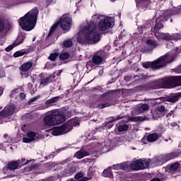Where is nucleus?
Returning <instances> with one entry per match:
<instances>
[{"label":"nucleus","mask_w":181,"mask_h":181,"mask_svg":"<svg viewBox=\"0 0 181 181\" xmlns=\"http://www.w3.org/2000/svg\"><path fill=\"white\" fill-rule=\"evenodd\" d=\"M91 21L87 23L85 27L86 32L83 35L76 38V42L81 45H95L101 40V35L97 33L98 28L101 32H105L107 29H112L114 26V18L105 17L100 15H95L92 17Z\"/></svg>","instance_id":"1"},{"label":"nucleus","mask_w":181,"mask_h":181,"mask_svg":"<svg viewBox=\"0 0 181 181\" xmlns=\"http://www.w3.org/2000/svg\"><path fill=\"white\" fill-rule=\"evenodd\" d=\"M37 15H39V8L35 7L24 16L19 18V26L21 27L23 30H25V32L33 30L36 26V22H37Z\"/></svg>","instance_id":"2"},{"label":"nucleus","mask_w":181,"mask_h":181,"mask_svg":"<svg viewBox=\"0 0 181 181\" xmlns=\"http://www.w3.org/2000/svg\"><path fill=\"white\" fill-rule=\"evenodd\" d=\"M66 110L56 109L44 117V123L49 127L60 125L66 121Z\"/></svg>","instance_id":"3"},{"label":"nucleus","mask_w":181,"mask_h":181,"mask_svg":"<svg viewBox=\"0 0 181 181\" xmlns=\"http://www.w3.org/2000/svg\"><path fill=\"white\" fill-rule=\"evenodd\" d=\"M175 60V57L169 54L160 57L157 60L150 62H146L142 64L144 69H152L158 70L161 67H165L168 63H172Z\"/></svg>","instance_id":"4"},{"label":"nucleus","mask_w":181,"mask_h":181,"mask_svg":"<svg viewBox=\"0 0 181 181\" xmlns=\"http://www.w3.org/2000/svg\"><path fill=\"white\" fill-rule=\"evenodd\" d=\"M76 125H80V123L76 119H70L59 127H53L52 134L54 136H59V135L67 134L73 129V127H76Z\"/></svg>","instance_id":"5"},{"label":"nucleus","mask_w":181,"mask_h":181,"mask_svg":"<svg viewBox=\"0 0 181 181\" xmlns=\"http://www.w3.org/2000/svg\"><path fill=\"white\" fill-rule=\"evenodd\" d=\"M151 163V159H137L134 160L130 164V169L132 170H144V169H148Z\"/></svg>","instance_id":"6"},{"label":"nucleus","mask_w":181,"mask_h":181,"mask_svg":"<svg viewBox=\"0 0 181 181\" xmlns=\"http://www.w3.org/2000/svg\"><path fill=\"white\" fill-rule=\"evenodd\" d=\"M159 80L161 88H172L173 87H175L174 76H168Z\"/></svg>","instance_id":"7"},{"label":"nucleus","mask_w":181,"mask_h":181,"mask_svg":"<svg viewBox=\"0 0 181 181\" xmlns=\"http://www.w3.org/2000/svg\"><path fill=\"white\" fill-rule=\"evenodd\" d=\"M39 77L41 86H47L48 84H50V83H53V81H54V78H56V76L54 74L48 76L46 74H41L39 75Z\"/></svg>","instance_id":"8"},{"label":"nucleus","mask_w":181,"mask_h":181,"mask_svg":"<svg viewBox=\"0 0 181 181\" xmlns=\"http://www.w3.org/2000/svg\"><path fill=\"white\" fill-rule=\"evenodd\" d=\"M71 18L64 17L59 21V25L62 30L69 32L71 29Z\"/></svg>","instance_id":"9"},{"label":"nucleus","mask_w":181,"mask_h":181,"mask_svg":"<svg viewBox=\"0 0 181 181\" xmlns=\"http://www.w3.org/2000/svg\"><path fill=\"white\" fill-rule=\"evenodd\" d=\"M76 172H77V167L71 164H68L66 168L62 172L61 175L62 177H69V176L74 175Z\"/></svg>","instance_id":"10"},{"label":"nucleus","mask_w":181,"mask_h":181,"mask_svg":"<svg viewBox=\"0 0 181 181\" xmlns=\"http://www.w3.org/2000/svg\"><path fill=\"white\" fill-rule=\"evenodd\" d=\"M168 112V109L164 105L158 106L153 114V118L154 119H158V118H161V117H165Z\"/></svg>","instance_id":"11"},{"label":"nucleus","mask_w":181,"mask_h":181,"mask_svg":"<svg viewBox=\"0 0 181 181\" xmlns=\"http://www.w3.org/2000/svg\"><path fill=\"white\" fill-rule=\"evenodd\" d=\"M145 90H159L160 88V82L159 79L151 81L144 85Z\"/></svg>","instance_id":"12"},{"label":"nucleus","mask_w":181,"mask_h":181,"mask_svg":"<svg viewBox=\"0 0 181 181\" xmlns=\"http://www.w3.org/2000/svg\"><path fill=\"white\" fill-rule=\"evenodd\" d=\"M4 169L6 170H9V172H15L17 169H21V166H19V160L9 161L4 167Z\"/></svg>","instance_id":"13"},{"label":"nucleus","mask_w":181,"mask_h":181,"mask_svg":"<svg viewBox=\"0 0 181 181\" xmlns=\"http://www.w3.org/2000/svg\"><path fill=\"white\" fill-rule=\"evenodd\" d=\"M181 156V150L177 149L175 151H173L170 153L164 155L163 157V159L165 162H168L169 160H172V159H176V158H179V156Z\"/></svg>","instance_id":"14"},{"label":"nucleus","mask_w":181,"mask_h":181,"mask_svg":"<svg viewBox=\"0 0 181 181\" xmlns=\"http://www.w3.org/2000/svg\"><path fill=\"white\" fill-rule=\"evenodd\" d=\"M16 108L15 105H10L7 107H4V110L0 112V117H2L3 118L11 117V115L15 112Z\"/></svg>","instance_id":"15"},{"label":"nucleus","mask_w":181,"mask_h":181,"mask_svg":"<svg viewBox=\"0 0 181 181\" xmlns=\"http://www.w3.org/2000/svg\"><path fill=\"white\" fill-rule=\"evenodd\" d=\"M146 45L144 46V51L145 52H152L153 49L156 48L158 46V43L156 41L152 40L151 39H148L146 41Z\"/></svg>","instance_id":"16"},{"label":"nucleus","mask_w":181,"mask_h":181,"mask_svg":"<svg viewBox=\"0 0 181 181\" xmlns=\"http://www.w3.org/2000/svg\"><path fill=\"white\" fill-rule=\"evenodd\" d=\"M103 63V57L100 55L95 54L92 57V61H88V66H90V67H93L94 64H96V66H100Z\"/></svg>","instance_id":"17"},{"label":"nucleus","mask_w":181,"mask_h":181,"mask_svg":"<svg viewBox=\"0 0 181 181\" xmlns=\"http://www.w3.org/2000/svg\"><path fill=\"white\" fill-rule=\"evenodd\" d=\"M27 136L28 137L23 138V142H24V144H30V142L35 141V138H36V132L28 131L27 132Z\"/></svg>","instance_id":"18"},{"label":"nucleus","mask_w":181,"mask_h":181,"mask_svg":"<svg viewBox=\"0 0 181 181\" xmlns=\"http://www.w3.org/2000/svg\"><path fill=\"white\" fill-rule=\"evenodd\" d=\"M181 93H175L173 95L164 97L163 98V101H167L168 103H172L175 104V103H177L180 99Z\"/></svg>","instance_id":"19"},{"label":"nucleus","mask_w":181,"mask_h":181,"mask_svg":"<svg viewBox=\"0 0 181 181\" xmlns=\"http://www.w3.org/2000/svg\"><path fill=\"white\" fill-rule=\"evenodd\" d=\"M5 29H6V18L5 15L0 14V33H2Z\"/></svg>","instance_id":"20"},{"label":"nucleus","mask_w":181,"mask_h":181,"mask_svg":"<svg viewBox=\"0 0 181 181\" xmlns=\"http://www.w3.org/2000/svg\"><path fill=\"white\" fill-rule=\"evenodd\" d=\"M103 177H110L112 179L114 177V174L112 173V168L111 167H108L105 169L102 173Z\"/></svg>","instance_id":"21"},{"label":"nucleus","mask_w":181,"mask_h":181,"mask_svg":"<svg viewBox=\"0 0 181 181\" xmlns=\"http://www.w3.org/2000/svg\"><path fill=\"white\" fill-rule=\"evenodd\" d=\"M74 179H76L77 180L80 179L79 181H88V180H90L91 177H84V172L80 171L79 173L75 175Z\"/></svg>","instance_id":"22"},{"label":"nucleus","mask_w":181,"mask_h":181,"mask_svg":"<svg viewBox=\"0 0 181 181\" xmlns=\"http://www.w3.org/2000/svg\"><path fill=\"white\" fill-rule=\"evenodd\" d=\"M112 169L114 170H127L128 165L124 163L119 164H115L112 166Z\"/></svg>","instance_id":"23"},{"label":"nucleus","mask_w":181,"mask_h":181,"mask_svg":"<svg viewBox=\"0 0 181 181\" xmlns=\"http://www.w3.org/2000/svg\"><path fill=\"white\" fill-rule=\"evenodd\" d=\"M60 98V96H55L50 99H48L45 101V104L47 105V107H52L53 104L56 103L57 101H59V99Z\"/></svg>","instance_id":"24"},{"label":"nucleus","mask_w":181,"mask_h":181,"mask_svg":"<svg viewBox=\"0 0 181 181\" xmlns=\"http://www.w3.org/2000/svg\"><path fill=\"white\" fill-rule=\"evenodd\" d=\"M33 66V62H29L24 63L21 65V69L23 71H29L30 69Z\"/></svg>","instance_id":"25"},{"label":"nucleus","mask_w":181,"mask_h":181,"mask_svg":"<svg viewBox=\"0 0 181 181\" xmlns=\"http://www.w3.org/2000/svg\"><path fill=\"white\" fill-rule=\"evenodd\" d=\"M75 156L77 159H83L84 156H88V152L84 150H79L76 153Z\"/></svg>","instance_id":"26"},{"label":"nucleus","mask_w":181,"mask_h":181,"mask_svg":"<svg viewBox=\"0 0 181 181\" xmlns=\"http://www.w3.org/2000/svg\"><path fill=\"white\" fill-rule=\"evenodd\" d=\"M180 166V163L178 162H176L175 163L171 164L170 165L168 166V169L170 170V172H177L179 167Z\"/></svg>","instance_id":"27"},{"label":"nucleus","mask_w":181,"mask_h":181,"mask_svg":"<svg viewBox=\"0 0 181 181\" xmlns=\"http://www.w3.org/2000/svg\"><path fill=\"white\" fill-rule=\"evenodd\" d=\"M73 46V41L71 39L65 40L62 43V47L63 49H69V47H71Z\"/></svg>","instance_id":"28"},{"label":"nucleus","mask_w":181,"mask_h":181,"mask_svg":"<svg viewBox=\"0 0 181 181\" xmlns=\"http://www.w3.org/2000/svg\"><path fill=\"white\" fill-rule=\"evenodd\" d=\"M162 28H163V23H162L160 20L157 19L153 28V32H159Z\"/></svg>","instance_id":"29"},{"label":"nucleus","mask_w":181,"mask_h":181,"mask_svg":"<svg viewBox=\"0 0 181 181\" xmlns=\"http://www.w3.org/2000/svg\"><path fill=\"white\" fill-rule=\"evenodd\" d=\"M158 138H159V134L152 133L147 136V141L148 142H155V141H158Z\"/></svg>","instance_id":"30"},{"label":"nucleus","mask_w":181,"mask_h":181,"mask_svg":"<svg viewBox=\"0 0 181 181\" xmlns=\"http://www.w3.org/2000/svg\"><path fill=\"white\" fill-rule=\"evenodd\" d=\"M129 121L134 122H142L145 121L144 117L137 116V117H129Z\"/></svg>","instance_id":"31"},{"label":"nucleus","mask_w":181,"mask_h":181,"mask_svg":"<svg viewBox=\"0 0 181 181\" xmlns=\"http://www.w3.org/2000/svg\"><path fill=\"white\" fill-rule=\"evenodd\" d=\"M129 126L128 124H120L117 127L118 132H124L128 131Z\"/></svg>","instance_id":"32"},{"label":"nucleus","mask_w":181,"mask_h":181,"mask_svg":"<svg viewBox=\"0 0 181 181\" xmlns=\"http://www.w3.org/2000/svg\"><path fill=\"white\" fill-rule=\"evenodd\" d=\"M25 54H28V52L25 51V49H21L16 52L13 54V57H21V56H25Z\"/></svg>","instance_id":"33"},{"label":"nucleus","mask_w":181,"mask_h":181,"mask_svg":"<svg viewBox=\"0 0 181 181\" xmlns=\"http://www.w3.org/2000/svg\"><path fill=\"white\" fill-rule=\"evenodd\" d=\"M57 28H59V23H57L55 24H53L49 29V32L47 35V37H50V36L53 35V33H54V30H56Z\"/></svg>","instance_id":"34"},{"label":"nucleus","mask_w":181,"mask_h":181,"mask_svg":"<svg viewBox=\"0 0 181 181\" xmlns=\"http://www.w3.org/2000/svg\"><path fill=\"white\" fill-rule=\"evenodd\" d=\"M59 57V53L54 52L51 53L49 56L48 57V60H50L51 62H56V59Z\"/></svg>","instance_id":"35"},{"label":"nucleus","mask_w":181,"mask_h":181,"mask_svg":"<svg viewBox=\"0 0 181 181\" xmlns=\"http://www.w3.org/2000/svg\"><path fill=\"white\" fill-rule=\"evenodd\" d=\"M149 110V105L143 104L139 107V112H144V111H148Z\"/></svg>","instance_id":"36"},{"label":"nucleus","mask_w":181,"mask_h":181,"mask_svg":"<svg viewBox=\"0 0 181 181\" xmlns=\"http://www.w3.org/2000/svg\"><path fill=\"white\" fill-rule=\"evenodd\" d=\"M108 95L107 93H104L100 95V98H99L100 103H105V101H108V98H107Z\"/></svg>","instance_id":"37"},{"label":"nucleus","mask_w":181,"mask_h":181,"mask_svg":"<svg viewBox=\"0 0 181 181\" xmlns=\"http://www.w3.org/2000/svg\"><path fill=\"white\" fill-rule=\"evenodd\" d=\"M174 86L177 87V86H181V76H174Z\"/></svg>","instance_id":"38"},{"label":"nucleus","mask_w":181,"mask_h":181,"mask_svg":"<svg viewBox=\"0 0 181 181\" xmlns=\"http://www.w3.org/2000/svg\"><path fill=\"white\" fill-rule=\"evenodd\" d=\"M69 57H70V54H69L67 52H63L59 55L60 60H67Z\"/></svg>","instance_id":"39"},{"label":"nucleus","mask_w":181,"mask_h":181,"mask_svg":"<svg viewBox=\"0 0 181 181\" xmlns=\"http://www.w3.org/2000/svg\"><path fill=\"white\" fill-rule=\"evenodd\" d=\"M108 107H111V104H110V103H99L98 105V108H99V110H104V108H107Z\"/></svg>","instance_id":"40"},{"label":"nucleus","mask_w":181,"mask_h":181,"mask_svg":"<svg viewBox=\"0 0 181 181\" xmlns=\"http://www.w3.org/2000/svg\"><path fill=\"white\" fill-rule=\"evenodd\" d=\"M136 6H142V5H145V4H148L149 0H135Z\"/></svg>","instance_id":"41"},{"label":"nucleus","mask_w":181,"mask_h":181,"mask_svg":"<svg viewBox=\"0 0 181 181\" xmlns=\"http://www.w3.org/2000/svg\"><path fill=\"white\" fill-rule=\"evenodd\" d=\"M162 40H167V41L173 40V36L170 35V34L163 33Z\"/></svg>","instance_id":"42"},{"label":"nucleus","mask_w":181,"mask_h":181,"mask_svg":"<svg viewBox=\"0 0 181 181\" xmlns=\"http://www.w3.org/2000/svg\"><path fill=\"white\" fill-rule=\"evenodd\" d=\"M109 119L110 122H108V124H112V122H115V121H119V119H121V117H119V115H117L116 117H110Z\"/></svg>","instance_id":"43"},{"label":"nucleus","mask_w":181,"mask_h":181,"mask_svg":"<svg viewBox=\"0 0 181 181\" xmlns=\"http://www.w3.org/2000/svg\"><path fill=\"white\" fill-rule=\"evenodd\" d=\"M18 163L20 168H22V166H24V165H28V163H29V160L26 161L25 158H22L21 160H19Z\"/></svg>","instance_id":"44"},{"label":"nucleus","mask_w":181,"mask_h":181,"mask_svg":"<svg viewBox=\"0 0 181 181\" xmlns=\"http://www.w3.org/2000/svg\"><path fill=\"white\" fill-rule=\"evenodd\" d=\"M14 47H16L15 42H13L11 45H8L7 47H6V52H11V50H12V49H13Z\"/></svg>","instance_id":"45"},{"label":"nucleus","mask_w":181,"mask_h":181,"mask_svg":"<svg viewBox=\"0 0 181 181\" xmlns=\"http://www.w3.org/2000/svg\"><path fill=\"white\" fill-rule=\"evenodd\" d=\"M23 40H24L23 37H21H21H18L17 43L15 42L16 46H19V45H22L23 43Z\"/></svg>","instance_id":"46"},{"label":"nucleus","mask_w":181,"mask_h":181,"mask_svg":"<svg viewBox=\"0 0 181 181\" xmlns=\"http://www.w3.org/2000/svg\"><path fill=\"white\" fill-rule=\"evenodd\" d=\"M70 160H71L70 158H66V159L63 160L62 161H61L59 163V165L63 166V165H66V164L69 163V162H70Z\"/></svg>","instance_id":"47"},{"label":"nucleus","mask_w":181,"mask_h":181,"mask_svg":"<svg viewBox=\"0 0 181 181\" xmlns=\"http://www.w3.org/2000/svg\"><path fill=\"white\" fill-rule=\"evenodd\" d=\"M154 33L156 37H157L158 39H162V35H163V33H158V31L154 32Z\"/></svg>","instance_id":"48"},{"label":"nucleus","mask_w":181,"mask_h":181,"mask_svg":"<svg viewBox=\"0 0 181 181\" xmlns=\"http://www.w3.org/2000/svg\"><path fill=\"white\" fill-rule=\"evenodd\" d=\"M173 37V40H180L181 39V34H175Z\"/></svg>","instance_id":"49"},{"label":"nucleus","mask_w":181,"mask_h":181,"mask_svg":"<svg viewBox=\"0 0 181 181\" xmlns=\"http://www.w3.org/2000/svg\"><path fill=\"white\" fill-rule=\"evenodd\" d=\"M20 98H21V100H25V98H26V94H25V93H21Z\"/></svg>","instance_id":"50"},{"label":"nucleus","mask_w":181,"mask_h":181,"mask_svg":"<svg viewBox=\"0 0 181 181\" xmlns=\"http://www.w3.org/2000/svg\"><path fill=\"white\" fill-rule=\"evenodd\" d=\"M28 88H33V83H32V82H29L28 83Z\"/></svg>","instance_id":"51"},{"label":"nucleus","mask_w":181,"mask_h":181,"mask_svg":"<svg viewBox=\"0 0 181 181\" xmlns=\"http://www.w3.org/2000/svg\"><path fill=\"white\" fill-rule=\"evenodd\" d=\"M138 29H141V30H139V35H142V33H144V30H143L142 27H138Z\"/></svg>","instance_id":"52"},{"label":"nucleus","mask_w":181,"mask_h":181,"mask_svg":"<svg viewBox=\"0 0 181 181\" xmlns=\"http://www.w3.org/2000/svg\"><path fill=\"white\" fill-rule=\"evenodd\" d=\"M93 175H94V173L90 171V170L88 171V176L91 177L93 176Z\"/></svg>","instance_id":"53"},{"label":"nucleus","mask_w":181,"mask_h":181,"mask_svg":"<svg viewBox=\"0 0 181 181\" xmlns=\"http://www.w3.org/2000/svg\"><path fill=\"white\" fill-rule=\"evenodd\" d=\"M36 100H37V97H34L30 99V103H35V101H36Z\"/></svg>","instance_id":"54"},{"label":"nucleus","mask_w":181,"mask_h":181,"mask_svg":"<svg viewBox=\"0 0 181 181\" xmlns=\"http://www.w3.org/2000/svg\"><path fill=\"white\" fill-rule=\"evenodd\" d=\"M175 52H176V53H181V48L176 47L175 48Z\"/></svg>","instance_id":"55"},{"label":"nucleus","mask_w":181,"mask_h":181,"mask_svg":"<svg viewBox=\"0 0 181 181\" xmlns=\"http://www.w3.org/2000/svg\"><path fill=\"white\" fill-rule=\"evenodd\" d=\"M4 94V89L0 86V97Z\"/></svg>","instance_id":"56"},{"label":"nucleus","mask_w":181,"mask_h":181,"mask_svg":"<svg viewBox=\"0 0 181 181\" xmlns=\"http://www.w3.org/2000/svg\"><path fill=\"white\" fill-rule=\"evenodd\" d=\"M60 165V164L59 163V164L54 165L55 169H62V167H60V165Z\"/></svg>","instance_id":"57"},{"label":"nucleus","mask_w":181,"mask_h":181,"mask_svg":"<svg viewBox=\"0 0 181 181\" xmlns=\"http://www.w3.org/2000/svg\"><path fill=\"white\" fill-rule=\"evenodd\" d=\"M151 181H160V178H158V177L153 178Z\"/></svg>","instance_id":"58"},{"label":"nucleus","mask_w":181,"mask_h":181,"mask_svg":"<svg viewBox=\"0 0 181 181\" xmlns=\"http://www.w3.org/2000/svg\"><path fill=\"white\" fill-rule=\"evenodd\" d=\"M102 88H100V86H95L94 87V90H101Z\"/></svg>","instance_id":"59"},{"label":"nucleus","mask_w":181,"mask_h":181,"mask_svg":"<svg viewBox=\"0 0 181 181\" xmlns=\"http://www.w3.org/2000/svg\"><path fill=\"white\" fill-rule=\"evenodd\" d=\"M48 158H49V159H53V158H54V157L52 156V154H50L48 156Z\"/></svg>","instance_id":"60"},{"label":"nucleus","mask_w":181,"mask_h":181,"mask_svg":"<svg viewBox=\"0 0 181 181\" xmlns=\"http://www.w3.org/2000/svg\"><path fill=\"white\" fill-rule=\"evenodd\" d=\"M51 155H52V156H53V157L54 158V156H56V153L52 152V153H51Z\"/></svg>","instance_id":"61"},{"label":"nucleus","mask_w":181,"mask_h":181,"mask_svg":"<svg viewBox=\"0 0 181 181\" xmlns=\"http://www.w3.org/2000/svg\"><path fill=\"white\" fill-rule=\"evenodd\" d=\"M25 2H33V0H27Z\"/></svg>","instance_id":"62"},{"label":"nucleus","mask_w":181,"mask_h":181,"mask_svg":"<svg viewBox=\"0 0 181 181\" xmlns=\"http://www.w3.org/2000/svg\"><path fill=\"white\" fill-rule=\"evenodd\" d=\"M45 159H50V158H49V156H47L45 157Z\"/></svg>","instance_id":"63"},{"label":"nucleus","mask_w":181,"mask_h":181,"mask_svg":"<svg viewBox=\"0 0 181 181\" xmlns=\"http://www.w3.org/2000/svg\"><path fill=\"white\" fill-rule=\"evenodd\" d=\"M66 181H74V180L72 178V179L68 180Z\"/></svg>","instance_id":"64"}]
</instances>
